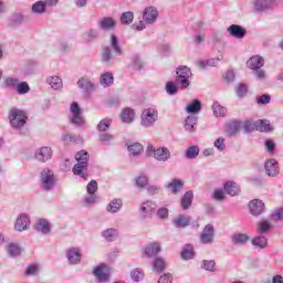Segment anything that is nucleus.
I'll list each match as a JSON object with an SVG mask.
<instances>
[{
    "label": "nucleus",
    "instance_id": "nucleus-1",
    "mask_svg": "<svg viewBox=\"0 0 283 283\" xmlns=\"http://www.w3.org/2000/svg\"><path fill=\"white\" fill-rule=\"evenodd\" d=\"M76 164L73 167L72 171L74 176H78L83 178V180H87V167L90 163V154L85 150H81L75 155Z\"/></svg>",
    "mask_w": 283,
    "mask_h": 283
},
{
    "label": "nucleus",
    "instance_id": "nucleus-2",
    "mask_svg": "<svg viewBox=\"0 0 283 283\" xmlns=\"http://www.w3.org/2000/svg\"><path fill=\"white\" fill-rule=\"evenodd\" d=\"M143 19L144 21L132 25L135 32H143L147 25H154V23L158 21V9L156 7H147L143 12Z\"/></svg>",
    "mask_w": 283,
    "mask_h": 283
},
{
    "label": "nucleus",
    "instance_id": "nucleus-3",
    "mask_svg": "<svg viewBox=\"0 0 283 283\" xmlns=\"http://www.w3.org/2000/svg\"><path fill=\"white\" fill-rule=\"evenodd\" d=\"M176 78H175V85L179 87V90H187L189 85H191V77L193 76V73H191V69L189 66H178L176 70Z\"/></svg>",
    "mask_w": 283,
    "mask_h": 283
},
{
    "label": "nucleus",
    "instance_id": "nucleus-4",
    "mask_svg": "<svg viewBox=\"0 0 283 283\" xmlns=\"http://www.w3.org/2000/svg\"><path fill=\"white\" fill-rule=\"evenodd\" d=\"M247 65L250 70H253L254 76H256L259 81L266 78V72L262 70V67H264V57L254 55L247 61Z\"/></svg>",
    "mask_w": 283,
    "mask_h": 283
},
{
    "label": "nucleus",
    "instance_id": "nucleus-5",
    "mask_svg": "<svg viewBox=\"0 0 283 283\" xmlns=\"http://www.w3.org/2000/svg\"><path fill=\"white\" fill-rule=\"evenodd\" d=\"M9 119L13 129H21L28 123V115L21 109L13 108L9 113Z\"/></svg>",
    "mask_w": 283,
    "mask_h": 283
},
{
    "label": "nucleus",
    "instance_id": "nucleus-6",
    "mask_svg": "<svg viewBox=\"0 0 283 283\" xmlns=\"http://www.w3.org/2000/svg\"><path fill=\"white\" fill-rule=\"evenodd\" d=\"M40 182L44 191H52L56 186V177H54V172L52 170L45 168L40 174Z\"/></svg>",
    "mask_w": 283,
    "mask_h": 283
},
{
    "label": "nucleus",
    "instance_id": "nucleus-7",
    "mask_svg": "<svg viewBox=\"0 0 283 283\" xmlns=\"http://www.w3.org/2000/svg\"><path fill=\"white\" fill-rule=\"evenodd\" d=\"M158 120V109L156 107H149L142 113V125L144 127H154Z\"/></svg>",
    "mask_w": 283,
    "mask_h": 283
},
{
    "label": "nucleus",
    "instance_id": "nucleus-8",
    "mask_svg": "<svg viewBox=\"0 0 283 283\" xmlns=\"http://www.w3.org/2000/svg\"><path fill=\"white\" fill-rule=\"evenodd\" d=\"M71 117L70 120L72 125H76V127H82V125H85V118L83 117V111L81 109V106H78V103L73 102L70 107Z\"/></svg>",
    "mask_w": 283,
    "mask_h": 283
},
{
    "label": "nucleus",
    "instance_id": "nucleus-9",
    "mask_svg": "<svg viewBox=\"0 0 283 283\" xmlns=\"http://www.w3.org/2000/svg\"><path fill=\"white\" fill-rule=\"evenodd\" d=\"M199 239L201 244H213V240H216V230L213 224H206Z\"/></svg>",
    "mask_w": 283,
    "mask_h": 283
},
{
    "label": "nucleus",
    "instance_id": "nucleus-10",
    "mask_svg": "<svg viewBox=\"0 0 283 283\" xmlns=\"http://www.w3.org/2000/svg\"><path fill=\"white\" fill-rule=\"evenodd\" d=\"M255 12H268L277 6V0H252Z\"/></svg>",
    "mask_w": 283,
    "mask_h": 283
},
{
    "label": "nucleus",
    "instance_id": "nucleus-11",
    "mask_svg": "<svg viewBox=\"0 0 283 283\" xmlns=\"http://www.w3.org/2000/svg\"><path fill=\"white\" fill-rule=\"evenodd\" d=\"M39 163H48L52 158V148L44 146L39 148L34 155Z\"/></svg>",
    "mask_w": 283,
    "mask_h": 283
},
{
    "label": "nucleus",
    "instance_id": "nucleus-12",
    "mask_svg": "<svg viewBox=\"0 0 283 283\" xmlns=\"http://www.w3.org/2000/svg\"><path fill=\"white\" fill-rule=\"evenodd\" d=\"M15 231H28L30 229V216L22 213L17 218L14 224Z\"/></svg>",
    "mask_w": 283,
    "mask_h": 283
},
{
    "label": "nucleus",
    "instance_id": "nucleus-13",
    "mask_svg": "<svg viewBox=\"0 0 283 283\" xmlns=\"http://www.w3.org/2000/svg\"><path fill=\"white\" fill-rule=\"evenodd\" d=\"M265 172L268 176L275 178L280 174V165L275 159H269L265 163Z\"/></svg>",
    "mask_w": 283,
    "mask_h": 283
},
{
    "label": "nucleus",
    "instance_id": "nucleus-14",
    "mask_svg": "<svg viewBox=\"0 0 283 283\" xmlns=\"http://www.w3.org/2000/svg\"><path fill=\"white\" fill-rule=\"evenodd\" d=\"M158 163H167L171 158V151L167 147H159L156 149L154 157Z\"/></svg>",
    "mask_w": 283,
    "mask_h": 283
},
{
    "label": "nucleus",
    "instance_id": "nucleus-15",
    "mask_svg": "<svg viewBox=\"0 0 283 283\" xmlns=\"http://www.w3.org/2000/svg\"><path fill=\"white\" fill-rule=\"evenodd\" d=\"M228 32L230 36H233L234 39H244V36H247V29L238 24H231L228 28Z\"/></svg>",
    "mask_w": 283,
    "mask_h": 283
},
{
    "label": "nucleus",
    "instance_id": "nucleus-16",
    "mask_svg": "<svg viewBox=\"0 0 283 283\" xmlns=\"http://www.w3.org/2000/svg\"><path fill=\"white\" fill-rule=\"evenodd\" d=\"M99 30H105L106 32H109L111 30H114L116 28V20L112 17H104L102 20L97 23Z\"/></svg>",
    "mask_w": 283,
    "mask_h": 283
},
{
    "label": "nucleus",
    "instance_id": "nucleus-17",
    "mask_svg": "<svg viewBox=\"0 0 283 283\" xmlns=\"http://www.w3.org/2000/svg\"><path fill=\"white\" fill-rule=\"evenodd\" d=\"M249 208L252 216H260L264 211V202L260 199L251 200Z\"/></svg>",
    "mask_w": 283,
    "mask_h": 283
},
{
    "label": "nucleus",
    "instance_id": "nucleus-18",
    "mask_svg": "<svg viewBox=\"0 0 283 283\" xmlns=\"http://www.w3.org/2000/svg\"><path fill=\"white\" fill-rule=\"evenodd\" d=\"M223 189H224L226 193L228 196H231L232 198H234L242 191L240 189V185H238V182H235V181H227L223 185Z\"/></svg>",
    "mask_w": 283,
    "mask_h": 283
},
{
    "label": "nucleus",
    "instance_id": "nucleus-19",
    "mask_svg": "<svg viewBox=\"0 0 283 283\" xmlns=\"http://www.w3.org/2000/svg\"><path fill=\"white\" fill-rule=\"evenodd\" d=\"M107 266L105 264H101L96 266L93 271V275L97 277L98 282H109V274L105 271Z\"/></svg>",
    "mask_w": 283,
    "mask_h": 283
},
{
    "label": "nucleus",
    "instance_id": "nucleus-20",
    "mask_svg": "<svg viewBox=\"0 0 283 283\" xmlns=\"http://www.w3.org/2000/svg\"><path fill=\"white\" fill-rule=\"evenodd\" d=\"M116 56H120V55H116L114 51L112 52V48L109 46H105L102 51V61L106 63V65H112V63L116 61Z\"/></svg>",
    "mask_w": 283,
    "mask_h": 283
},
{
    "label": "nucleus",
    "instance_id": "nucleus-21",
    "mask_svg": "<svg viewBox=\"0 0 283 283\" xmlns=\"http://www.w3.org/2000/svg\"><path fill=\"white\" fill-rule=\"evenodd\" d=\"M62 140L64 145H81V143H83V137L65 133L62 135Z\"/></svg>",
    "mask_w": 283,
    "mask_h": 283
},
{
    "label": "nucleus",
    "instance_id": "nucleus-22",
    "mask_svg": "<svg viewBox=\"0 0 283 283\" xmlns=\"http://www.w3.org/2000/svg\"><path fill=\"white\" fill-rule=\"evenodd\" d=\"M156 211V203L153 201H146L140 207V213L143 218H149Z\"/></svg>",
    "mask_w": 283,
    "mask_h": 283
},
{
    "label": "nucleus",
    "instance_id": "nucleus-23",
    "mask_svg": "<svg viewBox=\"0 0 283 283\" xmlns=\"http://www.w3.org/2000/svg\"><path fill=\"white\" fill-rule=\"evenodd\" d=\"M66 258L70 264H78L81 262V250L77 248L70 249L67 251Z\"/></svg>",
    "mask_w": 283,
    "mask_h": 283
},
{
    "label": "nucleus",
    "instance_id": "nucleus-24",
    "mask_svg": "<svg viewBox=\"0 0 283 283\" xmlns=\"http://www.w3.org/2000/svg\"><path fill=\"white\" fill-rule=\"evenodd\" d=\"M77 86L80 90H84V92H94L96 90L94 83H92L87 77H81L77 81Z\"/></svg>",
    "mask_w": 283,
    "mask_h": 283
},
{
    "label": "nucleus",
    "instance_id": "nucleus-25",
    "mask_svg": "<svg viewBox=\"0 0 283 283\" xmlns=\"http://www.w3.org/2000/svg\"><path fill=\"white\" fill-rule=\"evenodd\" d=\"M251 243L255 247V249H266L269 247V239H266V237L260 234L254 237L251 240Z\"/></svg>",
    "mask_w": 283,
    "mask_h": 283
},
{
    "label": "nucleus",
    "instance_id": "nucleus-26",
    "mask_svg": "<svg viewBox=\"0 0 283 283\" xmlns=\"http://www.w3.org/2000/svg\"><path fill=\"white\" fill-rule=\"evenodd\" d=\"M35 230H38L40 233H43V235H48L50 233V222L45 219H38L35 222Z\"/></svg>",
    "mask_w": 283,
    "mask_h": 283
},
{
    "label": "nucleus",
    "instance_id": "nucleus-27",
    "mask_svg": "<svg viewBox=\"0 0 283 283\" xmlns=\"http://www.w3.org/2000/svg\"><path fill=\"white\" fill-rule=\"evenodd\" d=\"M167 189L171 191V193H178L182 191V187H185V182L180 179H172L171 182L167 184Z\"/></svg>",
    "mask_w": 283,
    "mask_h": 283
},
{
    "label": "nucleus",
    "instance_id": "nucleus-28",
    "mask_svg": "<svg viewBox=\"0 0 283 283\" xmlns=\"http://www.w3.org/2000/svg\"><path fill=\"white\" fill-rule=\"evenodd\" d=\"M196 125H198V116L189 115L185 120L186 132H190V133L196 132Z\"/></svg>",
    "mask_w": 283,
    "mask_h": 283
},
{
    "label": "nucleus",
    "instance_id": "nucleus-29",
    "mask_svg": "<svg viewBox=\"0 0 283 283\" xmlns=\"http://www.w3.org/2000/svg\"><path fill=\"white\" fill-rule=\"evenodd\" d=\"M189 222H191V217L185 214H179L178 218L174 220V224L177 229H185V227H189Z\"/></svg>",
    "mask_w": 283,
    "mask_h": 283
},
{
    "label": "nucleus",
    "instance_id": "nucleus-30",
    "mask_svg": "<svg viewBox=\"0 0 283 283\" xmlns=\"http://www.w3.org/2000/svg\"><path fill=\"white\" fill-rule=\"evenodd\" d=\"M192 202H193V191L189 190L181 198V201H180L181 209L187 211V209L191 207Z\"/></svg>",
    "mask_w": 283,
    "mask_h": 283
},
{
    "label": "nucleus",
    "instance_id": "nucleus-31",
    "mask_svg": "<svg viewBox=\"0 0 283 283\" xmlns=\"http://www.w3.org/2000/svg\"><path fill=\"white\" fill-rule=\"evenodd\" d=\"M202 111V103L198 99H193L190 104L186 106L187 114H200Z\"/></svg>",
    "mask_w": 283,
    "mask_h": 283
},
{
    "label": "nucleus",
    "instance_id": "nucleus-32",
    "mask_svg": "<svg viewBox=\"0 0 283 283\" xmlns=\"http://www.w3.org/2000/svg\"><path fill=\"white\" fill-rule=\"evenodd\" d=\"M107 211L108 213H118L120 209H123V199H113L108 205H107Z\"/></svg>",
    "mask_w": 283,
    "mask_h": 283
},
{
    "label": "nucleus",
    "instance_id": "nucleus-33",
    "mask_svg": "<svg viewBox=\"0 0 283 283\" xmlns=\"http://www.w3.org/2000/svg\"><path fill=\"white\" fill-rule=\"evenodd\" d=\"M159 251H161L160 243L154 242L146 247L145 255H147V258H154V255H158Z\"/></svg>",
    "mask_w": 283,
    "mask_h": 283
},
{
    "label": "nucleus",
    "instance_id": "nucleus-34",
    "mask_svg": "<svg viewBox=\"0 0 283 283\" xmlns=\"http://www.w3.org/2000/svg\"><path fill=\"white\" fill-rule=\"evenodd\" d=\"M256 132H273L271 123L266 119H259L254 122Z\"/></svg>",
    "mask_w": 283,
    "mask_h": 283
},
{
    "label": "nucleus",
    "instance_id": "nucleus-35",
    "mask_svg": "<svg viewBox=\"0 0 283 283\" xmlns=\"http://www.w3.org/2000/svg\"><path fill=\"white\" fill-rule=\"evenodd\" d=\"M46 83L52 87V90L63 88V80H61L59 76H49L46 78Z\"/></svg>",
    "mask_w": 283,
    "mask_h": 283
},
{
    "label": "nucleus",
    "instance_id": "nucleus-36",
    "mask_svg": "<svg viewBox=\"0 0 283 283\" xmlns=\"http://www.w3.org/2000/svg\"><path fill=\"white\" fill-rule=\"evenodd\" d=\"M111 48L115 54V56H120L123 54V49L118 43V38L115 34L111 35Z\"/></svg>",
    "mask_w": 283,
    "mask_h": 283
},
{
    "label": "nucleus",
    "instance_id": "nucleus-37",
    "mask_svg": "<svg viewBox=\"0 0 283 283\" xmlns=\"http://www.w3.org/2000/svg\"><path fill=\"white\" fill-rule=\"evenodd\" d=\"M196 252H193V245L186 244L181 251L182 260H193Z\"/></svg>",
    "mask_w": 283,
    "mask_h": 283
},
{
    "label": "nucleus",
    "instance_id": "nucleus-38",
    "mask_svg": "<svg viewBox=\"0 0 283 283\" xmlns=\"http://www.w3.org/2000/svg\"><path fill=\"white\" fill-rule=\"evenodd\" d=\"M134 116H135L134 109L127 107L123 109L120 118L123 123H133Z\"/></svg>",
    "mask_w": 283,
    "mask_h": 283
},
{
    "label": "nucleus",
    "instance_id": "nucleus-39",
    "mask_svg": "<svg viewBox=\"0 0 283 283\" xmlns=\"http://www.w3.org/2000/svg\"><path fill=\"white\" fill-rule=\"evenodd\" d=\"M240 125L241 123L238 120L229 123L226 128V134H228L229 136H235V134L240 132Z\"/></svg>",
    "mask_w": 283,
    "mask_h": 283
},
{
    "label": "nucleus",
    "instance_id": "nucleus-40",
    "mask_svg": "<svg viewBox=\"0 0 283 283\" xmlns=\"http://www.w3.org/2000/svg\"><path fill=\"white\" fill-rule=\"evenodd\" d=\"M273 226L269 221H260L256 226V231L261 235H264V233H269Z\"/></svg>",
    "mask_w": 283,
    "mask_h": 283
},
{
    "label": "nucleus",
    "instance_id": "nucleus-41",
    "mask_svg": "<svg viewBox=\"0 0 283 283\" xmlns=\"http://www.w3.org/2000/svg\"><path fill=\"white\" fill-rule=\"evenodd\" d=\"M46 8H48V4H45V2L38 1L32 4L31 11L33 12V14H43Z\"/></svg>",
    "mask_w": 283,
    "mask_h": 283
},
{
    "label": "nucleus",
    "instance_id": "nucleus-42",
    "mask_svg": "<svg viewBox=\"0 0 283 283\" xmlns=\"http://www.w3.org/2000/svg\"><path fill=\"white\" fill-rule=\"evenodd\" d=\"M103 238L107 240V242H114L116 238H118V230L111 228L103 232Z\"/></svg>",
    "mask_w": 283,
    "mask_h": 283
},
{
    "label": "nucleus",
    "instance_id": "nucleus-43",
    "mask_svg": "<svg viewBox=\"0 0 283 283\" xmlns=\"http://www.w3.org/2000/svg\"><path fill=\"white\" fill-rule=\"evenodd\" d=\"M154 271H157V273H163L165 269H167V263H165V260L163 258H156L153 263Z\"/></svg>",
    "mask_w": 283,
    "mask_h": 283
},
{
    "label": "nucleus",
    "instance_id": "nucleus-44",
    "mask_svg": "<svg viewBox=\"0 0 283 283\" xmlns=\"http://www.w3.org/2000/svg\"><path fill=\"white\" fill-rule=\"evenodd\" d=\"M99 82L103 87H109V85L114 83V75H112V73H104L102 74Z\"/></svg>",
    "mask_w": 283,
    "mask_h": 283
},
{
    "label": "nucleus",
    "instance_id": "nucleus-45",
    "mask_svg": "<svg viewBox=\"0 0 283 283\" xmlns=\"http://www.w3.org/2000/svg\"><path fill=\"white\" fill-rule=\"evenodd\" d=\"M233 244H247L249 237L245 233H235L232 235Z\"/></svg>",
    "mask_w": 283,
    "mask_h": 283
},
{
    "label": "nucleus",
    "instance_id": "nucleus-46",
    "mask_svg": "<svg viewBox=\"0 0 283 283\" xmlns=\"http://www.w3.org/2000/svg\"><path fill=\"white\" fill-rule=\"evenodd\" d=\"M120 23H123V25H130V23H134V12L126 11L122 13Z\"/></svg>",
    "mask_w": 283,
    "mask_h": 283
},
{
    "label": "nucleus",
    "instance_id": "nucleus-47",
    "mask_svg": "<svg viewBox=\"0 0 283 283\" xmlns=\"http://www.w3.org/2000/svg\"><path fill=\"white\" fill-rule=\"evenodd\" d=\"M199 154H200V148H198V146H190L186 150V158H188V160H193V158H198Z\"/></svg>",
    "mask_w": 283,
    "mask_h": 283
},
{
    "label": "nucleus",
    "instance_id": "nucleus-48",
    "mask_svg": "<svg viewBox=\"0 0 283 283\" xmlns=\"http://www.w3.org/2000/svg\"><path fill=\"white\" fill-rule=\"evenodd\" d=\"M98 36H101V32L97 29H91L83 34L85 41H94V39H98Z\"/></svg>",
    "mask_w": 283,
    "mask_h": 283
},
{
    "label": "nucleus",
    "instance_id": "nucleus-49",
    "mask_svg": "<svg viewBox=\"0 0 283 283\" xmlns=\"http://www.w3.org/2000/svg\"><path fill=\"white\" fill-rule=\"evenodd\" d=\"M7 251L11 258H17V255H21V248L15 243H10L7 248Z\"/></svg>",
    "mask_w": 283,
    "mask_h": 283
},
{
    "label": "nucleus",
    "instance_id": "nucleus-50",
    "mask_svg": "<svg viewBox=\"0 0 283 283\" xmlns=\"http://www.w3.org/2000/svg\"><path fill=\"white\" fill-rule=\"evenodd\" d=\"M212 111L214 116H226L227 114V108H224V106L220 105L218 102L213 103Z\"/></svg>",
    "mask_w": 283,
    "mask_h": 283
},
{
    "label": "nucleus",
    "instance_id": "nucleus-51",
    "mask_svg": "<svg viewBox=\"0 0 283 283\" xmlns=\"http://www.w3.org/2000/svg\"><path fill=\"white\" fill-rule=\"evenodd\" d=\"M128 151L132 154V156H138L143 154V145L135 143L128 146Z\"/></svg>",
    "mask_w": 283,
    "mask_h": 283
},
{
    "label": "nucleus",
    "instance_id": "nucleus-52",
    "mask_svg": "<svg viewBox=\"0 0 283 283\" xmlns=\"http://www.w3.org/2000/svg\"><path fill=\"white\" fill-rule=\"evenodd\" d=\"M112 125V119L111 118H104L99 122L97 125L98 132H107Z\"/></svg>",
    "mask_w": 283,
    "mask_h": 283
},
{
    "label": "nucleus",
    "instance_id": "nucleus-53",
    "mask_svg": "<svg viewBox=\"0 0 283 283\" xmlns=\"http://www.w3.org/2000/svg\"><path fill=\"white\" fill-rule=\"evenodd\" d=\"M130 277L134 280V282H140L143 277H145V272L140 269H135L130 272Z\"/></svg>",
    "mask_w": 283,
    "mask_h": 283
},
{
    "label": "nucleus",
    "instance_id": "nucleus-54",
    "mask_svg": "<svg viewBox=\"0 0 283 283\" xmlns=\"http://www.w3.org/2000/svg\"><path fill=\"white\" fill-rule=\"evenodd\" d=\"M15 88L18 94L20 95L28 94L30 92V84H28V82H21L18 83V86Z\"/></svg>",
    "mask_w": 283,
    "mask_h": 283
},
{
    "label": "nucleus",
    "instance_id": "nucleus-55",
    "mask_svg": "<svg viewBox=\"0 0 283 283\" xmlns=\"http://www.w3.org/2000/svg\"><path fill=\"white\" fill-rule=\"evenodd\" d=\"M220 60H216V59H210L207 61H201L199 63L201 70H205V67H216L218 65Z\"/></svg>",
    "mask_w": 283,
    "mask_h": 283
},
{
    "label": "nucleus",
    "instance_id": "nucleus-56",
    "mask_svg": "<svg viewBox=\"0 0 283 283\" xmlns=\"http://www.w3.org/2000/svg\"><path fill=\"white\" fill-rule=\"evenodd\" d=\"M6 87H9L10 90H14V87H18L19 85V78L17 77H7L4 80Z\"/></svg>",
    "mask_w": 283,
    "mask_h": 283
},
{
    "label": "nucleus",
    "instance_id": "nucleus-57",
    "mask_svg": "<svg viewBox=\"0 0 283 283\" xmlns=\"http://www.w3.org/2000/svg\"><path fill=\"white\" fill-rule=\"evenodd\" d=\"M86 190L87 193H90V196H94L98 190V182H96V180H92L91 182L87 184Z\"/></svg>",
    "mask_w": 283,
    "mask_h": 283
},
{
    "label": "nucleus",
    "instance_id": "nucleus-58",
    "mask_svg": "<svg viewBox=\"0 0 283 283\" xmlns=\"http://www.w3.org/2000/svg\"><path fill=\"white\" fill-rule=\"evenodd\" d=\"M202 269L213 273V271H216V261H213V260H210V261L203 260L202 261Z\"/></svg>",
    "mask_w": 283,
    "mask_h": 283
},
{
    "label": "nucleus",
    "instance_id": "nucleus-59",
    "mask_svg": "<svg viewBox=\"0 0 283 283\" xmlns=\"http://www.w3.org/2000/svg\"><path fill=\"white\" fill-rule=\"evenodd\" d=\"M214 147L218 151H224L227 149V145L224 144V137H219L214 140Z\"/></svg>",
    "mask_w": 283,
    "mask_h": 283
},
{
    "label": "nucleus",
    "instance_id": "nucleus-60",
    "mask_svg": "<svg viewBox=\"0 0 283 283\" xmlns=\"http://www.w3.org/2000/svg\"><path fill=\"white\" fill-rule=\"evenodd\" d=\"M178 85H176V83L174 84V82H168L166 84V92L167 94L174 95V94H178Z\"/></svg>",
    "mask_w": 283,
    "mask_h": 283
},
{
    "label": "nucleus",
    "instance_id": "nucleus-61",
    "mask_svg": "<svg viewBox=\"0 0 283 283\" xmlns=\"http://www.w3.org/2000/svg\"><path fill=\"white\" fill-rule=\"evenodd\" d=\"M157 218H159L160 220H167V218H169V209H167L166 207L159 208L157 210Z\"/></svg>",
    "mask_w": 283,
    "mask_h": 283
},
{
    "label": "nucleus",
    "instance_id": "nucleus-62",
    "mask_svg": "<svg viewBox=\"0 0 283 283\" xmlns=\"http://www.w3.org/2000/svg\"><path fill=\"white\" fill-rule=\"evenodd\" d=\"M36 273H39V265L38 264H31L25 270L27 275H36Z\"/></svg>",
    "mask_w": 283,
    "mask_h": 283
},
{
    "label": "nucleus",
    "instance_id": "nucleus-63",
    "mask_svg": "<svg viewBox=\"0 0 283 283\" xmlns=\"http://www.w3.org/2000/svg\"><path fill=\"white\" fill-rule=\"evenodd\" d=\"M130 67H133V70H140L143 67V61H140V57L134 56Z\"/></svg>",
    "mask_w": 283,
    "mask_h": 283
},
{
    "label": "nucleus",
    "instance_id": "nucleus-64",
    "mask_svg": "<svg viewBox=\"0 0 283 283\" xmlns=\"http://www.w3.org/2000/svg\"><path fill=\"white\" fill-rule=\"evenodd\" d=\"M212 198H213V200L222 201L227 197L224 195V190L217 189V190H214Z\"/></svg>",
    "mask_w": 283,
    "mask_h": 283
}]
</instances>
